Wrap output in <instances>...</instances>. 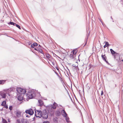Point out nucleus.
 Wrapping results in <instances>:
<instances>
[{
  "label": "nucleus",
  "instance_id": "5fc2aeb1",
  "mask_svg": "<svg viewBox=\"0 0 123 123\" xmlns=\"http://www.w3.org/2000/svg\"><path fill=\"white\" fill-rule=\"evenodd\" d=\"M116 85H115V87H116Z\"/></svg>",
  "mask_w": 123,
  "mask_h": 123
},
{
  "label": "nucleus",
  "instance_id": "f3484780",
  "mask_svg": "<svg viewBox=\"0 0 123 123\" xmlns=\"http://www.w3.org/2000/svg\"><path fill=\"white\" fill-rule=\"evenodd\" d=\"M6 101L4 100L2 102L1 105L3 106H5L6 105Z\"/></svg>",
  "mask_w": 123,
  "mask_h": 123
},
{
  "label": "nucleus",
  "instance_id": "49530a36",
  "mask_svg": "<svg viewBox=\"0 0 123 123\" xmlns=\"http://www.w3.org/2000/svg\"><path fill=\"white\" fill-rule=\"evenodd\" d=\"M35 117H34L33 118V121H34V120H35Z\"/></svg>",
  "mask_w": 123,
  "mask_h": 123
},
{
  "label": "nucleus",
  "instance_id": "1a4fd4ad",
  "mask_svg": "<svg viewBox=\"0 0 123 123\" xmlns=\"http://www.w3.org/2000/svg\"><path fill=\"white\" fill-rule=\"evenodd\" d=\"M38 46V44L36 43H33L31 45V48H33L35 47H37Z\"/></svg>",
  "mask_w": 123,
  "mask_h": 123
},
{
  "label": "nucleus",
  "instance_id": "393cba45",
  "mask_svg": "<svg viewBox=\"0 0 123 123\" xmlns=\"http://www.w3.org/2000/svg\"><path fill=\"white\" fill-rule=\"evenodd\" d=\"M2 121L3 123H7V121L4 119L3 118Z\"/></svg>",
  "mask_w": 123,
  "mask_h": 123
},
{
  "label": "nucleus",
  "instance_id": "4468645a",
  "mask_svg": "<svg viewBox=\"0 0 123 123\" xmlns=\"http://www.w3.org/2000/svg\"><path fill=\"white\" fill-rule=\"evenodd\" d=\"M6 80H0V85H3L5 82Z\"/></svg>",
  "mask_w": 123,
  "mask_h": 123
},
{
  "label": "nucleus",
  "instance_id": "6e6d98bb",
  "mask_svg": "<svg viewBox=\"0 0 123 123\" xmlns=\"http://www.w3.org/2000/svg\"><path fill=\"white\" fill-rule=\"evenodd\" d=\"M22 103V102H21L19 104H21V103Z\"/></svg>",
  "mask_w": 123,
  "mask_h": 123
},
{
  "label": "nucleus",
  "instance_id": "4c0bfd02",
  "mask_svg": "<svg viewBox=\"0 0 123 123\" xmlns=\"http://www.w3.org/2000/svg\"><path fill=\"white\" fill-rule=\"evenodd\" d=\"M106 63H107L108 64H110L108 62V61H107L106 60V61H105Z\"/></svg>",
  "mask_w": 123,
  "mask_h": 123
},
{
  "label": "nucleus",
  "instance_id": "a18cd8bd",
  "mask_svg": "<svg viewBox=\"0 0 123 123\" xmlns=\"http://www.w3.org/2000/svg\"><path fill=\"white\" fill-rule=\"evenodd\" d=\"M73 67H75L76 66H75V65H74V64H73Z\"/></svg>",
  "mask_w": 123,
  "mask_h": 123
},
{
  "label": "nucleus",
  "instance_id": "ddd939ff",
  "mask_svg": "<svg viewBox=\"0 0 123 123\" xmlns=\"http://www.w3.org/2000/svg\"><path fill=\"white\" fill-rule=\"evenodd\" d=\"M101 57L102 59L104 61H106V59L107 58L106 56H105V55H103V54L101 55Z\"/></svg>",
  "mask_w": 123,
  "mask_h": 123
},
{
  "label": "nucleus",
  "instance_id": "39448f33",
  "mask_svg": "<svg viewBox=\"0 0 123 123\" xmlns=\"http://www.w3.org/2000/svg\"><path fill=\"white\" fill-rule=\"evenodd\" d=\"M16 90V88L14 87H11L8 89L5 90V92H10L11 91H14Z\"/></svg>",
  "mask_w": 123,
  "mask_h": 123
},
{
  "label": "nucleus",
  "instance_id": "bb28decb",
  "mask_svg": "<svg viewBox=\"0 0 123 123\" xmlns=\"http://www.w3.org/2000/svg\"><path fill=\"white\" fill-rule=\"evenodd\" d=\"M99 20H100V21L102 23V25L103 26H104V25H105V24H104V23H103V22L102 21V20L101 19H99Z\"/></svg>",
  "mask_w": 123,
  "mask_h": 123
},
{
  "label": "nucleus",
  "instance_id": "a19ab883",
  "mask_svg": "<svg viewBox=\"0 0 123 123\" xmlns=\"http://www.w3.org/2000/svg\"><path fill=\"white\" fill-rule=\"evenodd\" d=\"M107 46H106V45H104V48H106Z\"/></svg>",
  "mask_w": 123,
  "mask_h": 123
},
{
  "label": "nucleus",
  "instance_id": "f704fd0d",
  "mask_svg": "<svg viewBox=\"0 0 123 123\" xmlns=\"http://www.w3.org/2000/svg\"><path fill=\"white\" fill-rule=\"evenodd\" d=\"M103 93H104L103 92V91H101V96H102L103 95Z\"/></svg>",
  "mask_w": 123,
  "mask_h": 123
},
{
  "label": "nucleus",
  "instance_id": "7c9ffc66",
  "mask_svg": "<svg viewBox=\"0 0 123 123\" xmlns=\"http://www.w3.org/2000/svg\"><path fill=\"white\" fill-rule=\"evenodd\" d=\"M37 112H38V114L40 113V114H41V113H42V111L41 110H37Z\"/></svg>",
  "mask_w": 123,
  "mask_h": 123
},
{
  "label": "nucleus",
  "instance_id": "6ab92c4d",
  "mask_svg": "<svg viewBox=\"0 0 123 123\" xmlns=\"http://www.w3.org/2000/svg\"><path fill=\"white\" fill-rule=\"evenodd\" d=\"M65 117H66V122L68 123L70 122L69 117L68 116H66Z\"/></svg>",
  "mask_w": 123,
  "mask_h": 123
},
{
  "label": "nucleus",
  "instance_id": "052dcab7",
  "mask_svg": "<svg viewBox=\"0 0 123 123\" xmlns=\"http://www.w3.org/2000/svg\"><path fill=\"white\" fill-rule=\"evenodd\" d=\"M80 55H79V56Z\"/></svg>",
  "mask_w": 123,
  "mask_h": 123
},
{
  "label": "nucleus",
  "instance_id": "c9c22d12",
  "mask_svg": "<svg viewBox=\"0 0 123 123\" xmlns=\"http://www.w3.org/2000/svg\"><path fill=\"white\" fill-rule=\"evenodd\" d=\"M6 94H8V96H10V95L9 94V93H10V92H6Z\"/></svg>",
  "mask_w": 123,
  "mask_h": 123
},
{
  "label": "nucleus",
  "instance_id": "e433bc0d",
  "mask_svg": "<svg viewBox=\"0 0 123 123\" xmlns=\"http://www.w3.org/2000/svg\"><path fill=\"white\" fill-rule=\"evenodd\" d=\"M7 109L8 108V106L7 105H5V106H4Z\"/></svg>",
  "mask_w": 123,
  "mask_h": 123
},
{
  "label": "nucleus",
  "instance_id": "9d476101",
  "mask_svg": "<svg viewBox=\"0 0 123 123\" xmlns=\"http://www.w3.org/2000/svg\"><path fill=\"white\" fill-rule=\"evenodd\" d=\"M110 51L111 53L113 55L115 54H118V53L115 52L114 50H113L112 49H110Z\"/></svg>",
  "mask_w": 123,
  "mask_h": 123
},
{
  "label": "nucleus",
  "instance_id": "37998d69",
  "mask_svg": "<svg viewBox=\"0 0 123 123\" xmlns=\"http://www.w3.org/2000/svg\"><path fill=\"white\" fill-rule=\"evenodd\" d=\"M55 68L57 70H59V69L57 67H55Z\"/></svg>",
  "mask_w": 123,
  "mask_h": 123
},
{
  "label": "nucleus",
  "instance_id": "8fccbe9b",
  "mask_svg": "<svg viewBox=\"0 0 123 123\" xmlns=\"http://www.w3.org/2000/svg\"><path fill=\"white\" fill-rule=\"evenodd\" d=\"M66 68L69 71V69H68V68L67 67H66Z\"/></svg>",
  "mask_w": 123,
  "mask_h": 123
},
{
  "label": "nucleus",
  "instance_id": "a211bd4d",
  "mask_svg": "<svg viewBox=\"0 0 123 123\" xmlns=\"http://www.w3.org/2000/svg\"><path fill=\"white\" fill-rule=\"evenodd\" d=\"M8 24H10L11 25H12L13 26H15L16 24L15 23L13 22H12L10 21L9 22V23H8Z\"/></svg>",
  "mask_w": 123,
  "mask_h": 123
},
{
  "label": "nucleus",
  "instance_id": "cd10ccee",
  "mask_svg": "<svg viewBox=\"0 0 123 123\" xmlns=\"http://www.w3.org/2000/svg\"><path fill=\"white\" fill-rule=\"evenodd\" d=\"M12 106H10L9 107V109L11 111H12Z\"/></svg>",
  "mask_w": 123,
  "mask_h": 123
},
{
  "label": "nucleus",
  "instance_id": "864d4df0",
  "mask_svg": "<svg viewBox=\"0 0 123 123\" xmlns=\"http://www.w3.org/2000/svg\"><path fill=\"white\" fill-rule=\"evenodd\" d=\"M111 19H112V20L113 19L112 18V17L111 16Z\"/></svg>",
  "mask_w": 123,
  "mask_h": 123
},
{
  "label": "nucleus",
  "instance_id": "7ed1b4c3",
  "mask_svg": "<svg viewBox=\"0 0 123 123\" xmlns=\"http://www.w3.org/2000/svg\"><path fill=\"white\" fill-rule=\"evenodd\" d=\"M16 90L17 92L20 94H24L26 92L25 89L22 88L20 87H17Z\"/></svg>",
  "mask_w": 123,
  "mask_h": 123
},
{
  "label": "nucleus",
  "instance_id": "2f4dec72",
  "mask_svg": "<svg viewBox=\"0 0 123 123\" xmlns=\"http://www.w3.org/2000/svg\"><path fill=\"white\" fill-rule=\"evenodd\" d=\"M17 122L18 123H21L20 120L19 119H17Z\"/></svg>",
  "mask_w": 123,
  "mask_h": 123
},
{
  "label": "nucleus",
  "instance_id": "dca6fc26",
  "mask_svg": "<svg viewBox=\"0 0 123 123\" xmlns=\"http://www.w3.org/2000/svg\"><path fill=\"white\" fill-rule=\"evenodd\" d=\"M58 118L55 117L53 119V121L54 122L57 123L58 122L57 119Z\"/></svg>",
  "mask_w": 123,
  "mask_h": 123
},
{
  "label": "nucleus",
  "instance_id": "ea45409f",
  "mask_svg": "<svg viewBox=\"0 0 123 123\" xmlns=\"http://www.w3.org/2000/svg\"><path fill=\"white\" fill-rule=\"evenodd\" d=\"M8 122L9 123H10V122H11V121H10V119H8Z\"/></svg>",
  "mask_w": 123,
  "mask_h": 123
},
{
  "label": "nucleus",
  "instance_id": "de8ad7c7",
  "mask_svg": "<svg viewBox=\"0 0 123 123\" xmlns=\"http://www.w3.org/2000/svg\"><path fill=\"white\" fill-rule=\"evenodd\" d=\"M38 46L40 47H42V46L39 44L38 45Z\"/></svg>",
  "mask_w": 123,
  "mask_h": 123
},
{
  "label": "nucleus",
  "instance_id": "6e6552de",
  "mask_svg": "<svg viewBox=\"0 0 123 123\" xmlns=\"http://www.w3.org/2000/svg\"><path fill=\"white\" fill-rule=\"evenodd\" d=\"M0 95L2 97V98H5L6 96V93L4 92H1L0 94Z\"/></svg>",
  "mask_w": 123,
  "mask_h": 123
},
{
  "label": "nucleus",
  "instance_id": "4be33fe9",
  "mask_svg": "<svg viewBox=\"0 0 123 123\" xmlns=\"http://www.w3.org/2000/svg\"><path fill=\"white\" fill-rule=\"evenodd\" d=\"M21 113L20 111H18L16 113V116L17 117L18 115H21Z\"/></svg>",
  "mask_w": 123,
  "mask_h": 123
},
{
  "label": "nucleus",
  "instance_id": "b1692460",
  "mask_svg": "<svg viewBox=\"0 0 123 123\" xmlns=\"http://www.w3.org/2000/svg\"><path fill=\"white\" fill-rule=\"evenodd\" d=\"M76 50H73L72 51V52L73 54L74 55H75L76 53Z\"/></svg>",
  "mask_w": 123,
  "mask_h": 123
},
{
  "label": "nucleus",
  "instance_id": "0eeeda50",
  "mask_svg": "<svg viewBox=\"0 0 123 123\" xmlns=\"http://www.w3.org/2000/svg\"><path fill=\"white\" fill-rule=\"evenodd\" d=\"M18 100L22 101L24 99L23 96L22 95H19L18 96Z\"/></svg>",
  "mask_w": 123,
  "mask_h": 123
},
{
  "label": "nucleus",
  "instance_id": "79ce46f5",
  "mask_svg": "<svg viewBox=\"0 0 123 123\" xmlns=\"http://www.w3.org/2000/svg\"><path fill=\"white\" fill-rule=\"evenodd\" d=\"M75 68H76V69H79V68H78V66H76L75 67Z\"/></svg>",
  "mask_w": 123,
  "mask_h": 123
},
{
  "label": "nucleus",
  "instance_id": "412c9836",
  "mask_svg": "<svg viewBox=\"0 0 123 123\" xmlns=\"http://www.w3.org/2000/svg\"><path fill=\"white\" fill-rule=\"evenodd\" d=\"M22 123H29L28 121L26 120H22Z\"/></svg>",
  "mask_w": 123,
  "mask_h": 123
},
{
  "label": "nucleus",
  "instance_id": "423d86ee",
  "mask_svg": "<svg viewBox=\"0 0 123 123\" xmlns=\"http://www.w3.org/2000/svg\"><path fill=\"white\" fill-rule=\"evenodd\" d=\"M61 113L62 115L64 117H65L66 116H67V114L66 113L64 110H62L61 111Z\"/></svg>",
  "mask_w": 123,
  "mask_h": 123
},
{
  "label": "nucleus",
  "instance_id": "20e7f679",
  "mask_svg": "<svg viewBox=\"0 0 123 123\" xmlns=\"http://www.w3.org/2000/svg\"><path fill=\"white\" fill-rule=\"evenodd\" d=\"M25 112L27 114H28L30 115H32L34 114V112L32 109L30 108L28 110H26L25 111Z\"/></svg>",
  "mask_w": 123,
  "mask_h": 123
},
{
  "label": "nucleus",
  "instance_id": "603ef678",
  "mask_svg": "<svg viewBox=\"0 0 123 123\" xmlns=\"http://www.w3.org/2000/svg\"><path fill=\"white\" fill-rule=\"evenodd\" d=\"M38 49H40V48H39V47H38L37 48Z\"/></svg>",
  "mask_w": 123,
  "mask_h": 123
},
{
  "label": "nucleus",
  "instance_id": "3c124183",
  "mask_svg": "<svg viewBox=\"0 0 123 123\" xmlns=\"http://www.w3.org/2000/svg\"><path fill=\"white\" fill-rule=\"evenodd\" d=\"M70 55L71 57H72V56L73 57V55H72L71 54Z\"/></svg>",
  "mask_w": 123,
  "mask_h": 123
},
{
  "label": "nucleus",
  "instance_id": "5701e85b",
  "mask_svg": "<svg viewBox=\"0 0 123 123\" xmlns=\"http://www.w3.org/2000/svg\"><path fill=\"white\" fill-rule=\"evenodd\" d=\"M15 26H16V27H17L20 30L21 29V28L20 27V26L16 24Z\"/></svg>",
  "mask_w": 123,
  "mask_h": 123
},
{
  "label": "nucleus",
  "instance_id": "4d7b16f0",
  "mask_svg": "<svg viewBox=\"0 0 123 123\" xmlns=\"http://www.w3.org/2000/svg\"><path fill=\"white\" fill-rule=\"evenodd\" d=\"M55 73H56V74H58V73H56V72H55Z\"/></svg>",
  "mask_w": 123,
  "mask_h": 123
},
{
  "label": "nucleus",
  "instance_id": "a878e982",
  "mask_svg": "<svg viewBox=\"0 0 123 123\" xmlns=\"http://www.w3.org/2000/svg\"><path fill=\"white\" fill-rule=\"evenodd\" d=\"M46 57L48 59H49V58H50V55L49 54H48L46 55Z\"/></svg>",
  "mask_w": 123,
  "mask_h": 123
},
{
  "label": "nucleus",
  "instance_id": "c85d7f7f",
  "mask_svg": "<svg viewBox=\"0 0 123 123\" xmlns=\"http://www.w3.org/2000/svg\"><path fill=\"white\" fill-rule=\"evenodd\" d=\"M105 45H106L107 47L110 45V44L108 42H106L105 43Z\"/></svg>",
  "mask_w": 123,
  "mask_h": 123
},
{
  "label": "nucleus",
  "instance_id": "13d9d810",
  "mask_svg": "<svg viewBox=\"0 0 123 123\" xmlns=\"http://www.w3.org/2000/svg\"><path fill=\"white\" fill-rule=\"evenodd\" d=\"M30 43H29V45H30Z\"/></svg>",
  "mask_w": 123,
  "mask_h": 123
},
{
  "label": "nucleus",
  "instance_id": "680f3d73",
  "mask_svg": "<svg viewBox=\"0 0 123 123\" xmlns=\"http://www.w3.org/2000/svg\"><path fill=\"white\" fill-rule=\"evenodd\" d=\"M83 91L84 92V90H83Z\"/></svg>",
  "mask_w": 123,
  "mask_h": 123
},
{
  "label": "nucleus",
  "instance_id": "f8f14e48",
  "mask_svg": "<svg viewBox=\"0 0 123 123\" xmlns=\"http://www.w3.org/2000/svg\"><path fill=\"white\" fill-rule=\"evenodd\" d=\"M61 114V112L59 111H56L55 115L59 117Z\"/></svg>",
  "mask_w": 123,
  "mask_h": 123
},
{
  "label": "nucleus",
  "instance_id": "bf43d9fd",
  "mask_svg": "<svg viewBox=\"0 0 123 123\" xmlns=\"http://www.w3.org/2000/svg\"><path fill=\"white\" fill-rule=\"evenodd\" d=\"M46 88H47V87L46 86Z\"/></svg>",
  "mask_w": 123,
  "mask_h": 123
},
{
  "label": "nucleus",
  "instance_id": "09e8293b",
  "mask_svg": "<svg viewBox=\"0 0 123 123\" xmlns=\"http://www.w3.org/2000/svg\"><path fill=\"white\" fill-rule=\"evenodd\" d=\"M26 117H29V115H26Z\"/></svg>",
  "mask_w": 123,
  "mask_h": 123
},
{
  "label": "nucleus",
  "instance_id": "58836bf2",
  "mask_svg": "<svg viewBox=\"0 0 123 123\" xmlns=\"http://www.w3.org/2000/svg\"><path fill=\"white\" fill-rule=\"evenodd\" d=\"M34 49L37 51L38 50V49L36 48H34Z\"/></svg>",
  "mask_w": 123,
  "mask_h": 123
},
{
  "label": "nucleus",
  "instance_id": "aec40b11",
  "mask_svg": "<svg viewBox=\"0 0 123 123\" xmlns=\"http://www.w3.org/2000/svg\"><path fill=\"white\" fill-rule=\"evenodd\" d=\"M119 55V53H118V54H115V55H113L114 57V58L115 59H117L116 58V57H117V56H118ZM117 60V59H116Z\"/></svg>",
  "mask_w": 123,
  "mask_h": 123
},
{
  "label": "nucleus",
  "instance_id": "c756f323",
  "mask_svg": "<svg viewBox=\"0 0 123 123\" xmlns=\"http://www.w3.org/2000/svg\"><path fill=\"white\" fill-rule=\"evenodd\" d=\"M35 116H36V117H38L39 118H40V117L39 116H37V115L36 114V110H35Z\"/></svg>",
  "mask_w": 123,
  "mask_h": 123
},
{
  "label": "nucleus",
  "instance_id": "c03bdc74",
  "mask_svg": "<svg viewBox=\"0 0 123 123\" xmlns=\"http://www.w3.org/2000/svg\"><path fill=\"white\" fill-rule=\"evenodd\" d=\"M52 64H53V65H54L55 64V63L54 62H52Z\"/></svg>",
  "mask_w": 123,
  "mask_h": 123
},
{
  "label": "nucleus",
  "instance_id": "473e14b6",
  "mask_svg": "<svg viewBox=\"0 0 123 123\" xmlns=\"http://www.w3.org/2000/svg\"><path fill=\"white\" fill-rule=\"evenodd\" d=\"M88 36H87V39H86V40H86V43H85V44L84 45V46H85V45H86V43H87V39H88Z\"/></svg>",
  "mask_w": 123,
  "mask_h": 123
},
{
  "label": "nucleus",
  "instance_id": "2eb2a0df",
  "mask_svg": "<svg viewBox=\"0 0 123 123\" xmlns=\"http://www.w3.org/2000/svg\"><path fill=\"white\" fill-rule=\"evenodd\" d=\"M38 52H39L43 55H44L43 52L42 50L41 49H38L37 51Z\"/></svg>",
  "mask_w": 123,
  "mask_h": 123
},
{
  "label": "nucleus",
  "instance_id": "9b49d317",
  "mask_svg": "<svg viewBox=\"0 0 123 123\" xmlns=\"http://www.w3.org/2000/svg\"><path fill=\"white\" fill-rule=\"evenodd\" d=\"M38 103L39 104V106H42L43 104V102L41 100H38Z\"/></svg>",
  "mask_w": 123,
  "mask_h": 123
},
{
  "label": "nucleus",
  "instance_id": "f03ea898",
  "mask_svg": "<svg viewBox=\"0 0 123 123\" xmlns=\"http://www.w3.org/2000/svg\"><path fill=\"white\" fill-rule=\"evenodd\" d=\"M37 91V90L33 89L30 90L28 93L27 94V96L28 97L29 99L33 98L36 97V93Z\"/></svg>",
  "mask_w": 123,
  "mask_h": 123
},
{
  "label": "nucleus",
  "instance_id": "f257e3e1",
  "mask_svg": "<svg viewBox=\"0 0 123 123\" xmlns=\"http://www.w3.org/2000/svg\"><path fill=\"white\" fill-rule=\"evenodd\" d=\"M58 106V104L55 102H54L53 105H49L46 107L48 113L47 111L45 109L43 111L42 113V115L41 117L44 119H47L48 117V115H50L51 116H53L54 111L52 110V109H55Z\"/></svg>",
  "mask_w": 123,
  "mask_h": 123
},
{
  "label": "nucleus",
  "instance_id": "72a5a7b5",
  "mask_svg": "<svg viewBox=\"0 0 123 123\" xmlns=\"http://www.w3.org/2000/svg\"><path fill=\"white\" fill-rule=\"evenodd\" d=\"M43 123H49V122L48 121H44Z\"/></svg>",
  "mask_w": 123,
  "mask_h": 123
}]
</instances>
